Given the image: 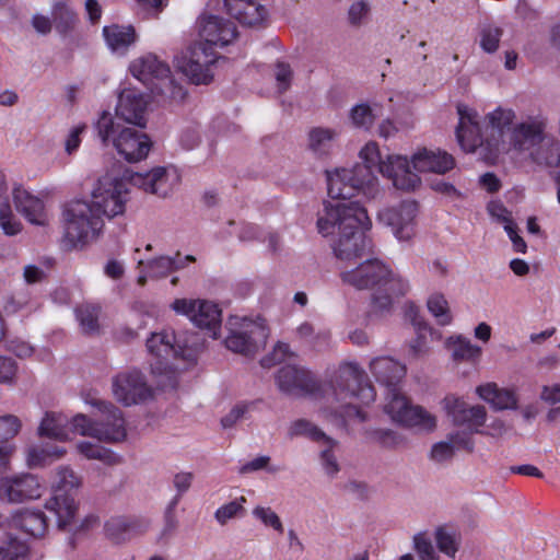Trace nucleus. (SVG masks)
Masks as SVG:
<instances>
[{
    "label": "nucleus",
    "instance_id": "nucleus-1",
    "mask_svg": "<svg viewBox=\"0 0 560 560\" xmlns=\"http://www.w3.org/2000/svg\"><path fill=\"white\" fill-rule=\"evenodd\" d=\"M175 167L158 166L147 173H136L115 163L100 176L92 190V200L72 199L62 206L61 223L70 245L96 242L104 228L103 217L122 215L129 201L128 185L147 194L166 198L179 185Z\"/></svg>",
    "mask_w": 560,
    "mask_h": 560
},
{
    "label": "nucleus",
    "instance_id": "nucleus-2",
    "mask_svg": "<svg viewBox=\"0 0 560 560\" xmlns=\"http://www.w3.org/2000/svg\"><path fill=\"white\" fill-rule=\"evenodd\" d=\"M327 189L332 201H325L318 212L317 230L324 236L338 235L343 241L364 236L372 228L368 211L351 197L361 192L366 199H374L380 194L378 179L374 170L363 164L351 168L327 172Z\"/></svg>",
    "mask_w": 560,
    "mask_h": 560
},
{
    "label": "nucleus",
    "instance_id": "nucleus-3",
    "mask_svg": "<svg viewBox=\"0 0 560 560\" xmlns=\"http://www.w3.org/2000/svg\"><path fill=\"white\" fill-rule=\"evenodd\" d=\"M341 269V280L358 289L372 290V307L377 313H388L394 296L409 291L408 281L395 275L380 259L372 258L365 247H334Z\"/></svg>",
    "mask_w": 560,
    "mask_h": 560
},
{
    "label": "nucleus",
    "instance_id": "nucleus-4",
    "mask_svg": "<svg viewBox=\"0 0 560 560\" xmlns=\"http://www.w3.org/2000/svg\"><path fill=\"white\" fill-rule=\"evenodd\" d=\"M370 372L376 382L385 387V412L407 428L419 432H432L436 418L421 406H412L400 392V383L406 375V366L390 357H378L370 362Z\"/></svg>",
    "mask_w": 560,
    "mask_h": 560
},
{
    "label": "nucleus",
    "instance_id": "nucleus-5",
    "mask_svg": "<svg viewBox=\"0 0 560 560\" xmlns=\"http://www.w3.org/2000/svg\"><path fill=\"white\" fill-rule=\"evenodd\" d=\"M375 389L368 381L365 372L354 363H345L339 366L334 380L330 382L326 400L329 404L324 408L325 417L346 425L351 419L359 422L366 421V413L357 405H370L375 400Z\"/></svg>",
    "mask_w": 560,
    "mask_h": 560
},
{
    "label": "nucleus",
    "instance_id": "nucleus-6",
    "mask_svg": "<svg viewBox=\"0 0 560 560\" xmlns=\"http://www.w3.org/2000/svg\"><path fill=\"white\" fill-rule=\"evenodd\" d=\"M94 127L102 143H112L118 154L129 163L144 160L151 150L152 142L144 132L120 127L107 110L102 112Z\"/></svg>",
    "mask_w": 560,
    "mask_h": 560
},
{
    "label": "nucleus",
    "instance_id": "nucleus-7",
    "mask_svg": "<svg viewBox=\"0 0 560 560\" xmlns=\"http://www.w3.org/2000/svg\"><path fill=\"white\" fill-rule=\"evenodd\" d=\"M93 406L98 409L100 419L93 421L85 415L79 413L71 421L73 431L107 443L124 441L127 436V430L121 410L112 402L104 400H95Z\"/></svg>",
    "mask_w": 560,
    "mask_h": 560
},
{
    "label": "nucleus",
    "instance_id": "nucleus-8",
    "mask_svg": "<svg viewBox=\"0 0 560 560\" xmlns=\"http://www.w3.org/2000/svg\"><path fill=\"white\" fill-rule=\"evenodd\" d=\"M362 164L377 168L378 172L388 178L395 188L405 191H413L421 185L419 175L409 170V159L404 155H388L386 160L381 159L378 145L374 141L368 142L359 152Z\"/></svg>",
    "mask_w": 560,
    "mask_h": 560
},
{
    "label": "nucleus",
    "instance_id": "nucleus-9",
    "mask_svg": "<svg viewBox=\"0 0 560 560\" xmlns=\"http://www.w3.org/2000/svg\"><path fill=\"white\" fill-rule=\"evenodd\" d=\"M229 330L225 347L244 357H254L267 342L269 331L264 320H253L247 317L231 316L228 319Z\"/></svg>",
    "mask_w": 560,
    "mask_h": 560
},
{
    "label": "nucleus",
    "instance_id": "nucleus-10",
    "mask_svg": "<svg viewBox=\"0 0 560 560\" xmlns=\"http://www.w3.org/2000/svg\"><path fill=\"white\" fill-rule=\"evenodd\" d=\"M130 73L154 95H167L171 98H183L184 93L171 78L170 67L158 59L155 55L148 54L135 59L130 67Z\"/></svg>",
    "mask_w": 560,
    "mask_h": 560
},
{
    "label": "nucleus",
    "instance_id": "nucleus-11",
    "mask_svg": "<svg viewBox=\"0 0 560 560\" xmlns=\"http://www.w3.org/2000/svg\"><path fill=\"white\" fill-rule=\"evenodd\" d=\"M219 59L213 48L198 42L176 58V67L191 83L209 84Z\"/></svg>",
    "mask_w": 560,
    "mask_h": 560
},
{
    "label": "nucleus",
    "instance_id": "nucleus-12",
    "mask_svg": "<svg viewBox=\"0 0 560 560\" xmlns=\"http://www.w3.org/2000/svg\"><path fill=\"white\" fill-rule=\"evenodd\" d=\"M80 486L81 478L71 468L62 466L57 469V486L54 495L46 503V509L55 513L61 529L71 525L78 509L74 498L68 491Z\"/></svg>",
    "mask_w": 560,
    "mask_h": 560
},
{
    "label": "nucleus",
    "instance_id": "nucleus-13",
    "mask_svg": "<svg viewBox=\"0 0 560 560\" xmlns=\"http://www.w3.org/2000/svg\"><path fill=\"white\" fill-rule=\"evenodd\" d=\"M546 125V119L542 116H528L512 128L506 140H494L490 143L493 147V155L497 156L512 150L516 152L530 151L542 141Z\"/></svg>",
    "mask_w": 560,
    "mask_h": 560
},
{
    "label": "nucleus",
    "instance_id": "nucleus-14",
    "mask_svg": "<svg viewBox=\"0 0 560 560\" xmlns=\"http://www.w3.org/2000/svg\"><path fill=\"white\" fill-rule=\"evenodd\" d=\"M171 307L177 314L188 316L197 327L209 330L212 338H218L221 327V310L215 303L203 300L176 299Z\"/></svg>",
    "mask_w": 560,
    "mask_h": 560
},
{
    "label": "nucleus",
    "instance_id": "nucleus-15",
    "mask_svg": "<svg viewBox=\"0 0 560 560\" xmlns=\"http://www.w3.org/2000/svg\"><path fill=\"white\" fill-rule=\"evenodd\" d=\"M113 393L125 406L144 402L152 397V388L139 371L119 373L113 380Z\"/></svg>",
    "mask_w": 560,
    "mask_h": 560
},
{
    "label": "nucleus",
    "instance_id": "nucleus-16",
    "mask_svg": "<svg viewBox=\"0 0 560 560\" xmlns=\"http://www.w3.org/2000/svg\"><path fill=\"white\" fill-rule=\"evenodd\" d=\"M198 34L206 46L224 47L237 36L234 23L218 15L203 14L198 19Z\"/></svg>",
    "mask_w": 560,
    "mask_h": 560
},
{
    "label": "nucleus",
    "instance_id": "nucleus-17",
    "mask_svg": "<svg viewBox=\"0 0 560 560\" xmlns=\"http://www.w3.org/2000/svg\"><path fill=\"white\" fill-rule=\"evenodd\" d=\"M418 213V203L413 200L402 201L397 208H386L378 212L381 223L392 228L398 242H406L412 235L411 223Z\"/></svg>",
    "mask_w": 560,
    "mask_h": 560
},
{
    "label": "nucleus",
    "instance_id": "nucleus-18",
    "mask_svg": "<svg viewBox=\"0 0 560 560\" xmlns=\"http://www.w3.org/2000/svg\"><path fill=\"white\" fill-rule=\"evenodd\" d=\"M444 408L456 425L466 427L470 432L479 433L487 420V411L483 406H470L464 399L455 396L445 397Z\"/></svg>",
    "mask_w": 560,
    "mask_h": 560
},
{
    "label": "nucleus",
    "instance_id": "nucleus-19",
    "mask_svg": "<svg viewBox=\"0 0 560 560\" xmlns=\"http://www.w3.org/2000/svg\"><path fill=\"white\" fill-rule=\"evenodd\" d=\"M150 522L136 516H114L104 524V536L113 545H124L148 530Z\"/></svg>",
    "mask_w": 560,
    "mask_h": 560
},
{
    "label": "nucleus",
    "instance_id": "nucleus-20",
    "mask_svg": "<svg viewBox=\"0 0 560 560\" xmlns=\"http://www.w3.org/2000/svg\"><path fill=\"white\" fill-rule=\"evenodd\" d=\"M279 389L290 396H303L315 389L311 373L295 365L282 366L276 376Z\"/></svg>",
    "mask_w": 560,
    "mask_h": 560
},
{
    "label": "nucleus",
    "instance_id": "nucleus-21",
    "mask_svg": "<svg viewBox=\"0 0 560 560\" xmlns=\"http://www.w3.org/2000/svg\"><path fill=\"white\" fill-rule=\"evenodd\" d=\"M459 124L456 129V137L460 148L466 152H474L477 148L487 145L480 135L477 114L465 105L457 106Z\"/></svg>",
    "mask_w": 560,
    "mask_h": 560
},
{
    "label": "nucleus",
    "instance_id": "nucleus-22",
    "mask_svg": "<svg viewBox=\"0 0 560 560\" xmlns=\"http://www.w3.org/2000/svg\"><path fill=\"white\" fill-rule=\"evenodd\" d=\"M148 100L135 89H125L118 97L116 115L126 122L145 126Z\"/></svg>",
    "mask_w": 560,
    "mask_h": 560
},
{
    "label": "nucleus",
    "instance_id": "nucleus-23",
    "mask_svg": "<svg viewBox=\"0 0 560 560\" xmlns=\"http://www.w3.org/2000/svg\"><path fill=\"white\" fill-rule=\"evenodd\" d=\"M410 164L419 173L445 174L455 166V160L445 151L423 148L411 155Z\"/></svg>",
    "mask_w": 560,
    "mask_h": 560
},
{
    "label": "nucleus",
    "instance_id": "nucleus-24",
    "mask_svg": "<svg viewBox=\"0 0 560 560\" xmlns=\"http://www.w3.org/2000/svg\"><path fill=\"white\" fill-rule=\"evenodd\" d=\"M12 197L15 209L30 223L45 225L47 222V212L44 201L25 189L22 185H15L12 189Z\"/></svg>",
    "mask_w": 560,
    "mask_h": 560
},
{
    "label": "nucleus",
    "instance_id": "nucleus-25",
    "mask_svg": "<svg viewBox=\"0 0 560 560\" xmlns=\"http://www.w3.org/2000/svg\"><path fill=\"white\" fill-rule=\"evenodd\" d=\"M223 3L226 12L244 25H258L267 15V10L257 0H223Z\"/></svg>",
    "mask_w": 560,
    "mask_h": 560
},
{
    "label": "nucleus",
    "instance_id": "nucleus-26",
    "mask_svg": "<svg viewBox=\"0 0 560 560\" xmlns=\"http://www.w3.org/2000/svg\"><path fill=\"white\" fill-rule=\"evenodd\" d=\"M515 118V113L510 108L498 107L486 117L488 128L491 129L490 138L486 139L487 149L493 155V147L490 144L494 140H506L508 133L512 130L511 126Z\"/></svg>",
    "mask_w": 560,
    "mask_h": 560
},
{
    "label": "nucleus",
    "instance_id": "nucleus-27",
    "mask_svg": "<svg viewBox=\"0 0 560 560\" xmlns=\"http://www.w3.org/2000/svg\"><path fill=\"white\" fill-rule=\"evenodd\" d=\"M192 481L191 472H178L174 476L173 485L177 490V494L168 502L164 511V528L163 535L173 534L177 526L178 521L175 510L180 501L182 495L190 488Z\"/></svg>",
    "mask_w": 560,
    "mask_h": 560
},
{
    "label": "nucleus",
    "instance_id": "nucleus-28",
    "mask_svg": "<svg viewBox=\"0 0 560 560\" xmlns=\"http://www.w3.org/2000/svg\"><path fill=\"white\" fill-rule=\"evenodd\" d=\"M147 349L152 355L163 360L177 357L182 351L174 332L166 330L152 334L147 340Z\"/></svg>",
    "mask_w": 560,
    "mask_h": 560
},
{
    "label": "nucleus",
    "instance_id": "nucleus-29",
    "mask_svg": "<svg viewBox=\"0 0 560 560\" xmlns=\"http://www.w3.org/2000/svg\"><path fill=\"white\" fill-rule=\"evenodd\" d=\"M12 525L33 537H42L46 533L47 522L42 511L23 510L12 516Z\"/></svg>",
    "mask_w": 560,
    "mask_h": 560
},
{
    "label": "nucleus",
    "instance_id": "nucleus-30",
    "mask_svg": "<svg viewBox=\"0 0 560 560\" xmlns=\"http://www.w3.org/2000/svg\"><path fill=\"white\" fill-rule=\"evenodd\" d=\"M108 48L116 54L124 55L136 42V32L132 26L110 25L103 28Z\"/></svg>",
    "mask_w": 560,
    "mask_h": 560
},
{
    "label": "nucleus",
    "instance_id": "nucleus-31",
    "mask_svg": "<svg viewBox=\"0 0 560 560\" xmlns=\"http://www.w3.org/2000/svg\"><path fill=\"white\" fill-rule=\"evenodd\" d=\"M294 338L303 345L314 349L323 350L328 347L330 331L324 328H316L311 322H303L294 329Z\"/></svg>",
    "mask_w": 560,
    "mask_h": 560
},
{
    "label": "nucleus",
    "instance_id": "nucleus-32",
    "mask_svg": "<svg viewBox=\"0 0 560 560\" xmlns=\"http://www.w3.org/2000/svg\"><path fill=\"white\" fill-rule=\"evenodd\" d=\"M477 393L480 398L491 404L498 410L514 409L517 406V398L513 390L499 388L492 383L478 386Z\"/></svg>",
    "mask_w": 560,
    "mask_h": 560
},
{
    "label": "nucleus",
    "instance_id": "nucleus-33",
    "mask_svg": "<svg viewBox=\"0 0 560 560\" xmlns=\"http://www.w3.org/2000/svg\"><path fill=\"white\" fill-rule=\"evenodd\" d=\"M54 27L60 35L71 33L79 21L78 14L71 8L68 0H55L51 5Z\"/></svg>",
    "mask_w": 560,
    "mask_h": 560
},
{
    "label": "nucleus",
    "instance_id": "nucleus-34",
    "mask_svg": "<svg viewBox=\"0 0 560 560\" xmlns=\"http://www.w3.org/2000/svg\"><path fill=\"white\" fill-rule=\"evenodd\" d=\"M337 137L335 129L313 128L308 132V149L317 156H326L332 151Z\"/></svg>",
    "mask_w": 560,
    "mask_h": 560
},
{
    "label": "nucleus",
    "instance_id": "nucleus-35",
    "mask_svg": "<svg viewBox=\"0 0 560 560\" xmlns=\"http://www.w3.org/2000/svg\"><path fill=\"white\" fill-rule=\"evenodd\" d=\"M68 419L55 412H46L38 427V435L57 441H66L69 438Z\"/></svg>",
    "mask_w": 560,
    "mask_h": 560
},
{
    "label": "nucleus",
    "instance_id": "nucleus-36",
    "mask_svg": "<svg viewBox=\"0 0 560 560\" xmlns=\"http://www.w3.org/2000/svg\"><path fill=\"white\" fill-rule=\"evenodd\" d=\"M318 446L320 466L326 476L332 479L341 469L337 456V453L339 452V442L330 436H327L318 444Z\"/></svg>",
    "mask_w": 560,
    "mask_h": 560
},
{
    "label": "nucleus",
    "instance_id": "nucleus-37",
    "mask_svg": "<svg viewBox=\"0 0 560 560\" xmlns=\"http://www.w3.org/2000/svg\"><path fill=\"white\" fill-rule=\"evenodd\" d=\"M78 452L88 459H96L108 466H116L122 463V457L109 448L82 441L77 444Z\"/></svg>",
    "mask_w": 560,
    "mask_h": 560
},
{
    "label": "nucleus",
    "instance_id": "nucleus-38",
    "mask_svg": "<svg viewBox=\"0 0 560 560\" xmlns=\"http://www.w3.org/2000/svg\"><path fill=\"white\" fill-rule=\"evenodd\" d=\"M194 260V257L186 255L184 258L179 254L176 257L160 256L148 261V271L151 277H163L168 271L184 267L187 262Z\"/></svg>",
    "mask_w": 560,
    "mask_h": 560
},
{
    "label": "nucleus",
    "instance_id": "nucleus-39",
    "mask_svg": "<svg viewBox=\"0 0 560 560\" xmlns=\"http://www.w3.org/2000/svg\"><path fill=\"white\" fill-rule=\"evenodd\" d=\"M100 312L98 306L91 304H82L75 308V317L83 334L94 335L100 331Z\"/></svg>",
    "mask_w": 560,
    "mask_h": 560
},
{
    "label": "nucleus",
    "instance_id": "nucleus-40",
    "mask_svg": "<svg viewBox=\"0 0 560 560\" xmlns=\"http://www.w3.org/2000/svg\"><path fill=\"white\" fill-rule=\"evenodd\" d=\"M481 355V348L462 336L456 337L452 343V357L455 361L475 363Z\"/></svg>",
    "mask_w": 560,
    "mask_h": 560
},
{
    "label": "nucleus",
    "instance_id": "nucleus-41",
    "mask_svg": "<svg viewBox=\"0 0 560 560\" xmlns=\"http://www.w3.org/2000/svg\"><path fill=\"white\" fill-rule=\"evenodd\" d=\"M240 241L269 243V245H276L281 240L278 233L265 232L255 224L244 223L240 228Z\"/></svg>",
    "mask_w": 560,
    "mask_h": 560
},
{
    "label": "nucleus",
    "instance_id": "nucleus-42",
    "mask_svg": "<svg viewBox=\"0 0 560 560\" xmlns=\"http://www.w3.org/2000/svg\"><path fill=\"white\" fill-rule=\"evenodd\" d=\"M503 28L495 24H486L479 32V45L485 52L493 54L499 49Z\"/></svg>",
    "mask_w": 560,
    "mask_h": 560
},
{
    "label": "nucleus",
    "instance_id": "nucleus-43",
    "mask_svg": "<svg viewBox=\"0 0 560 560\" xmlns=\"http://www.w3.org/2000/svg\"><path fill=\"white\" fill-rule=\"evenodd\" d=\"M0 226L8 235H15L21 231V223L13 214L7 192L0 195Z\"/></svg>",
    "mask_w": 560,
    "mask_h": 560
},
{
    "label": "nucleus",
    "instance_id": "nucleus-44",
    "mask_svg": "<svg viewBox=\"0 0 560 560\" xmlns=\"http://www.w3.org/2000/svg\"><path fill=\"white\" fill-rule=\"evenodd\" d=\"M289 435L291 438L304 435L317 444H319L328 436L318 427L305 419H299L294 421L289 428Z\"/></svg>",
    "mask_w": 560,
    "mask_h": 560
},
{
    "label": "nucleus",
    "instance_id": "nucleus-45",
    "mask_svg": "<svg viewBox=\"0 0 560 560\" xmlns=\"http://www.w3.org/2000/svg\"><path fill=\"white\" fill-rule=\"evenodd\" d=\"M252 515L265 527L271 528L280 535L283 534V523L277 512L273 511L270 506L256 505L252 511Z\"/></svg>",
    "mask_w": 560,
    "mask_h": 560
},
{
    "label": "nucleus",
    "instance_id": "nucleus-46",
    "mask_svg": "<svg viewBox=\"0 0 560 560\" xmlns=\"http://www.w3.org/2000/svg\"><path fill=\"white\" fill-rule=\"evenodd\" d=\"M245 497H240L234 501L223 504L214 512V518L220 525H225L234 517H243L245 515L244 504L246 503Z\"/></svg>",
    "mask_w": 560,
    "mask_h": 560
},
{
    "label": "nucleus",
    "instance_id": "nucleus-47",
    "mask_svg": "<svg viewBox=\"0 0 560 560\" xmlns=\"http://www.w3.org/2000/svg\"><path fill=\"white\" fill-rule=\"evenodd\" d=\"M428 310L435 317L440 325H448L452 322L448 303L444 295L432 294L427 302Z\"/></svg>",
    "mask_w": 560,
    "mask_h": 560
},
{
    "label": "nucleus",
    "instance_id": "nucleus-48",
    "mask_svg": "<svg viewBox=\"0 0 560 560\" xmlns=\"http://www.w3.org/2000/svg\"><path fill=\"white\" fill-rule=\"evenodd\" d=\"M370 439L385 448H396L402 444L404 439L397 432L389 429H377L370 433Z\"/></svg>",
    "mask_w": 560,
    "mask_h": 560
},
{
    "label": "nucleus",
    "instance_id": "nucleus-49",
    "mask_svg": "<svg viewBox=\"0 0 560 560\" xmlns=\"http://www.w3.org/2000/svg\"><path fill=\"white\" fill-rule=\"evenodd\" d=\"M371 5L364 0L353 2L348 10V21L352 26H361L368 23Z\"/></svg>",
    "mask_w": 560,
    "mask_h": 560
},
{
    "label": "nucleus",
    "instance_id": "nucleus-50",
    "mask_svg": "<svg viewBox=\"0 0 560 560\" xmlns=\"http://www.w3.org/2000/svg\"><path fill=\"white\" fill-rule=\"evenodd\" d=\"M413 325L417 328V337L410 342V352L415 357H420L429 351L428 338H427V325L420 319L415 318Z\"/></svg>",
    "mask_w": 560,
    "mask_h": 560
},
{
    "label": "nucleus",
    "instance_id": "nucleus-51",
    "mask_svg": "<svg viewBox=\"0 0 560 560\" xmlns=\"http://www.w3.org/2000/svg\"><path fill=\"white\" fill-rule=\"evenodd\" d=\"M27 551L25 542L11 538L7 546L0 547V560H22Z\"/></svg>",
    "mask_w": 560,
    "mask_h": 560
},
{
    "label": "nucleus",
    "instance_id": "nucleus-52",
    "mask_svg": "<svg viewBox=\"0 0 560 560\" xmlns=\"http://www.w3.org/2000/svg\"><path fill=\"white\" fill-rule=\"evenodd\" d=\"M413 546L421 560H439L432 541L425 533L413 536Z\"/></svg>",
    "mask_w": 560,
    "mask_h": 560
},
{
    "label": "nucleus",
    "instance_id": "nucleus-53",
    "mask_svg": "<svg viewBox=\"0 0 560 560\" xmlns=\"http://www.w3.org/2000/svg\"><path fill=\"white\" fill-rule=\"evenodd\" d=\"M454 455V445L446 439L432 445L429 458L436 464H443L450 462Z\"/></svg>",
    "mask_w": 560,
    "mask_h": 560
},
{
    "label": "nucleus",
    "instance_id": "nucleus-54",
    "mask_svg": "<svg viewBox=\"0 0 560 560\" xmlns=\"http://www.w3.org/2000/svg\"><path fill=\"white\" fill-rule=\"evenodd\" d=\"M253 402H238L236 404L229 413L221 419V424L224 429L232 428L240 420L245 419L248 412L253 409Z\"/></svg>",
    "mask_w": 560,
    "mask_h": 560
},
{
    "label": "nucleus",
    "instance_id": "nucleus-55",
    "mask_svg": "<svg viewBox=\"0 0 560 560\" xmlns=\"http://www.w3.org/2000/svg\"><path fill=\"white\" fill-rule=\"evenodd\" d=\"M351 121L355 127L368 129L374 121V115L370 106L359 104L351 109Z\"/></svg>",
    "mask_w": 560,
    "mask_h": 560
},
{
    "label": "nucleus",
    "instance_id": "nucleus-56",
    "mask_svg": "<svg viewBox=\"0 0 560 560\" xmlns=\"http://www.w3.org/2000/svg\"><path fill=\"white\" fill-rule=\"evenodd\" d=\"M294 353L291 351V348L285 342H278L270 355L264 358L261 360V365L265 368H269L273 364L281 363L285 359L293 357Z\"/></svg>",
    "mask_w": 560,
    "mask_h": 560
},
{
    "label": "nucleus",
    "instance_id": "nucleus-57",
    "mask_svg": "<svg viewBox=\"0 0 560 560\" xmlns=\"http://www.w3.org/2000/svg\"><path fill=\"white\" fill-rule=\"evenodd\" d=\"M435 540L441 552L454 558L457 552V545L454 536L443 528H439L435 533Z\"/></svg>",
    "mask_w": 560,
    "mask_h": 560
},
{
    "label": "nucleus",
    "instance_id": "nucleus-58",
    "mask_svg": "<svg viewBox=\"0 0 560 560\" xmlns=\"http://www.w3.org/2000/svg\"><path fill=\"white\" fill-rule=\"evenodd\" d=\"M18 371L16 362L9 357L0 355V383L14 384Z\"/></svg>",
    "mask_w": 560,
    "mask_h": 560
},
{
    "label": "nucleus",
    "instance_id": "nucleus-59",
    "mask_svg": "<svg viewBox=\"0 0 560 560\" xmlns=\"http://www.w3.org/2000/svg\"><path fill=\"white\" fill-rule=\"evenodd\" d=\"M21 421L15 416L0 417V439L8 440L19 433Z\"/></svg>",
    "mask_w": 560,
    "mask_h": 560
},
{
    "label": "nucleus",
    "instance_id": "nucleus-60",
    "mask_svg": "<svg viewBox=\"0 0 560 560\" xmlns=\"http://www.w3.org/2000/svg\"><path fill=\"white\" fill-rule=\"evenodd\" d=\"M292 75L293 73L289 65L284 62H278L276 65L275 77L279 92H285L290 88Z\"/></svg>",
    "mask_w": 560,
    "mask_h": 560
},
{
    "label": "nucleus",
    "instance_id": "nucleus-61",
    "mask_svg": "<svg viewBox=\"0 0 560 560\" xmlns=\"http://www.w3.org/2000/svg\"><path fill=\"white\" fill-rule=\"evenodd\" d=\"M472 433L474 432H470V431H469V433L457 431V432L448 434L447 440L450 443H452L454 445V452L456 450H465L467 452H472V450H474V440L471 438Z\"/></svg>",
    "mask_w": 560,
    "mask_h": 560
},
{
    "label": "nucleus",
    "instance_id": "nucleus-62",
    "mask_svg": "<svg viewBox=\"0 0 560 560\" xmlns=\"http://www.w3.org/2000/svg\"><path fill=\"white\" fill-rule=\"evenodd\" d=\"M26 462L30 467H42L50 464L45 446H32L27 450Z\"/></svg>",
    "mask_w": 560,
    "mask_h": 560
},
{
    "label": "nucleus",
    "instance_id": "nucleus-63",
    "mask_svg": "<svg viewBox=\"0 0 560 560\" xmlns=\"http://www.w3.org/2000/svg\"><path fill=\"white\" fill-rule=\"evenodd\" d=\"M85 124H80L70 129L69 135L65 141V150L69 155L78 151L81 144V136L85 131Z\"/></svg>",
    "mask_w": 560,
    "mask_h": 560
},
{
    "label": "nucleus",
    "instance_id": "nucleus-64",
    "mask_svg": "<svg viewBox=\"0 0 560 560\" xmlns=\"http://www.w3.org/2000/svg\"><path fill=\"white\" fill-rule=\"evenodd\" d=\"M200 142V133L196 126L184 128L179 135V143L186 150L196 148Z\"/></svg>",
    "mask_w": 560,
    "mask_h": 560
}]
</instances>
